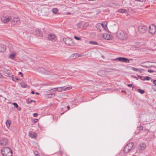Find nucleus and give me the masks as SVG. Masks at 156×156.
<instances>
[{"label":"nucleus","mask_w":156,"mask_h":156,"mask_svg":"<svg viewBox=\"0 0 156 156\" xmlns=\"http://www.w3.org/2000/svg\"><path fill=\"white\" fill-rule=\"evenodd\" d=\"M2 154L3 156H12V151L11 149L7 147H3L1 150Z\"/></svg>","instance_id":"f257e3e1"},{"label":"nucleus","mask_w":156,"mask_h":156,"mask_svg":"<svg viewBox=\"0 0 156 156\" xmlns=\"http://www.w3.org/2000/svg\"><path fill=\"white\" fill-rule=\"evenodd\" d=\"M117 36L121 40H126L127 39L128 35L126 32L121 30H119L117 33Z\"/></svg>","instance_id":"f03ea898"},{"label":"nucleus","mask_w":156,"mask_h":156,"mask_svg":"<svg viewBox=\"0 0 156 156\" xmlns=\"http://www.w3.org/2000/svg\"><path fill=\"white\" fill-rule=\"evenodd\" d=\"M134 144L133 142H131L127 144L124 148V151L127 153H128L133 147Z\"/></svg>","instance_id":"7ed1b4c3"},{"label":"nucleus","mask_w":156,"mask_h":156,"mask_svg":"<svg viewBox=\"0 0 156 156\" xmlns=\"http://www.w3.org/2000/svg\"><path fill=\"white\" fill-rule=\"evenodd\" d=\"M147 27L146 26L141 25L138 27V31L141 34L145 33L147 30Z\"/></svg>","instance_id":"20e7f679"},{"label":"nucleus","mask_w":156,"mask_h":156,"mask_svg":"<svg viewBox=\"0 0 156 156\" xmlns=\"http://www.w3.org/2000/svg\"><path fill=\"white\" fill-rule=\"evenodd\" d=\"M62 41L66 44L68 45L72 46L74 45L73 41L71 38H64L63 39Z\"/></svg>","instance_id":"39448f33"},{"label":"nucleus","mask_w":156,"mask_h":156,"mask_svg":"<svg viewBox=\"0 0 156 156\" xmlns=\"http://www.w3.org/2000/svg\"><path fill=\"white\" fill-rule=\"evenodd\" d=\"M132 59H129L127 58L124 57H119L117 58H116L113 59V61L118 60L119 61L126 62V63H129V61L130 60H131Z\"/></svg>","instance_id":"423d86ee"},{"label":"nucleus","mask_w":156,"mask_h":156,"mask_svg":"<svg viewBox=\"0 0 156 156\" xmlns=\"http://www.w3.org/2000/svg\"><path fill=\"white\" fill-rule=\"evenodd\" d=\"M149 32L150 34H154L156 32V27L153 24H152L151 26H149Z\"/></svg>","instance_id":"0eeeda50"},{"label":"nucleus","mask_w":156,"mask_h":156,"mask_svg":"<svg viewBox=\"0 0 156 156\" xmlns=\"http://www.w3.org/2000/svg\"><path fill=\"white\" fill-rule=\"evenodd\" d=\"M8 139L5 137H2L0 140V144L2 145H5L8 143Z\"/></svg>","instance_id":"6e6552de"},{"label":"nucleus","mask_w":156,"mask_h":156,"mask_svg":"<svg viewBox=\"0 0 156 156\" xmlns=\"http://www.w3.org/2000/svg\"><path fill=\"white\" fill-rule=\"evenodd\" d=\"M20 19L19 18H13L12 19L11 23L13 25H14L16 23H19L20 21Z\"/></svg>","instance_id":"1a4fd4ad"},{"label":"nucleus","mask_w":156,"mask_h":156,"mask_svg":"<svg viewBox=\"0 0 156 156\" xmlns=\"http://www.w3.org/2000/svg\"><path fill=\"white\" fill-rule=\"evenodd\" d=\"M10 20V19L8 16H3L1 18L2 21L5 23H8Z\"/></svg>","instance_id":"9d476101"},{"label":"nucleus","mask_w":156,"mask_h":156,"mask_svg":"<svg viewBox=\"0 0 156 156\" xmlns=\"http://www.w3.org/2000/svg\"><path fill=\"white\" fill-rule=\"evenodd\" d=\"M56 36L55 35L53 34H50L48 35V39L49 40L51 41H55V37Z\"/></svg>","instance_id":"9b49d317"},{"label":"nucleus","mask_w":156,"mask_h":156,"mask_svg":"<svg viewBox=\"0 0 156 156\" xmlns=\"http://www.w3.org/2000/svg\"><path fill=\"white\" fill-rule=\"evenodd\" d=\"M146 147V145L145 143H141L139 145L138 147V149L140 151H143L144 150Z\"/></svg>","instance_id":"f8f14e48"},{"label":"nucleus","mask_w":156,"mask_h":156,"mask_svg":"<svg viewBox=\"0 0 156 156\" xmlns=\"http://www.w3.org/2000/svg\"><path fill=\"white\" fill-rule=\"evenodd\" d=\"M34 33L35 35H37V36L42 37L43 33L41 31H40L39 30H35Z\"/></svg>","instance_id":"ddd939ff"},{"label":"nucleus","mask_w":156,"mask_h":156,"mask_svg":"<svg viewBox=\"0 0 156 156\" xmlns=\"http://www.w3.org/2000/svg\"><path fill=\"white\" fill-rule=\"evenodd\" d=\"M38 71L40 73L44 74H47V70L42 67H40L37 69Z\"/></svg>","instance_id":"4468645a"},{"label":"nucleus","mask_w":156,"mask_h":156,"mask_svg":"<svg viewBox=\"0 0 156 156\" xmlns=\"http://www.w3.org/2000/svg\"><path fill=\"white\" fill-rule=\"evenodd\" d=\"M107 72L104 70H100L98 72L97 74L99 76H105Z\"/></svg>","instance_id":"2eb2a0df"},{"label":"nucleus","mask_w":156,"mask_h":156,"mask_svg":"<svg viewBox=\"0 0 156 156\" xmlns=\"http://www.w3.org/2000/svg\"><path fill=\"white\" fill-rule=\"evenodd\" d=\"M29 136L31 138H35L37 136V134L34 132H31L29 133Z\"/></svg>","instance_id":"dca6fc26"},{"label":"nucleus","mask_w":156,"mask_h":156,"mask_svg":"<svg viewBox=\"0 0 156 156\" xmlns=\"http://www.w3.org/2000/svg\"><path fill=\"white\" fill-rule=\"evenodd\" d=\"M3 71L7 75V76H10L12 74L11 71L7 69H4Z\"/></svg>","instance_id":"f3484780"},{"label":"nucleus","mask_w":156,"mask_h":156,"mask_svg":"<svg viewBox=\"0 0 156 156\" xmlns=\"http://www.w3.org/2000/svg\"><path fill=\"white\" fill-rule=\"evenodd\" d=\"M80 56L77 53H74L72 54L70 57V58L71 59H74L77 57H79Z\"/></svg>","instance_id":"a211bd4d"},{"label":"nucleus","mask_w":156,"mask_h":156,"mask_svg":"<svg viewBox=\"0 0 156 156\" xmlns=\"http://www.w3.org/2000/svg\"><path fill=\"white\" fill-rule=\"evenodd\" d=\"M6 48V47L4 44H0V52H3Z\"/></svg>","instance_id":"6ab92c4d"},{"label":"nucleus","mask_w":156,"mask_h":156,"mask_svg":"<svg viewBox=\"0 0 156 156\" xmlns=\"http://www.w3.org/2000/svg\"><path fill=\"white\" fill-rule=\"evenodd\" d=\"M117 12L121 13H127V10L124 9H119L117 10Z\"/></svg>","instance_id":"aec40b11"},{"label":"nucleus","mask_w":156,"mask_h":156,"mask_svg":"<svg viewBox=\"0 0 156 156\" xmlns=\"http://www.w3.org/2000/svg\"><path fill=\"white\" fill-rule=\"evenodd\" d=\"M107 23H106V22H105L104 23H103L101 24L100 25L102 27L104 28V30H105V28H107Z\"/></svg>","instance_id":"412c9836"},{"label":"nucleus","mask_w":156,"mask_h":156,"mask_svg":"<svg viewBox=\"0 0 156 156\" xmlns=\"http://www.w3.org/2000/svg\"><path fill=\"white\" fill-rule=\"evenodd\" d=\"M64 87H61L56 88L55 89H57L56 90L58 92H61L63 90H64Z\"/></svg>","instance_id":"4be33fe9"},{"label":"nucleus","mask_w":156,"mask_h":156,"mask_svg":"<svg viewBox=\"0 0 156 156\" xmlns=\"http://www.w3.org/2000/svg\"><path fill=\"white\" fill-rule=\"evenodd\" d=\"M12 79L13 81L15 82L16 81V80H19L18 77H17L16 76H12Z\"/></svg>","instance_id":"5701e85b"},{"label":"nucleus","mask_w":156,"mask_h":156,"mask_svg":"<svg viewBox=\"0 0 156 156\" xmlns=\"http://www.w3.org/2000/svg\"><path fill=\"white\" fill-rule=\"evenodd\" d=\"M89 43L90 44H91L96 45H98V44L97 42L94 41H89Z\"/></svg>","instance_id":"b1692460"},{"label":"nucleus","mask_w":156,"mask_h":156,"mask_svg":"<svg viewBox=\"0 0 156 156\" xmlns=\"http://www.w3.org/2000/svg\"><path fill=\"white\" fill-rule=\"evenodd\" d=\"M16 55L15 54H12L10 55L9 57L11 59H13L16 57Z\"/></svg>","instance_id":"393cba45"},{"label":"nucleus","mask_w":156,"mask_h":156,"mask_svg":"<svg viewBox=\"0 0 156 156\" xmlns=\"http://www.w3.org/2000/svg\"><path fill=\"white\" fill-rule=\"evenodd\" d=\"M151 78L148 76H147L146 77H144L143 80V81H144L145 80H151Z\"/></svg>","instance_id":"a878e982"},{"label":"nucleus","mask_w":156,"mask_h":156,"mask_svg":"<svg viewBox=\"0 0 156 156\" xmlns=\"http://www.w3.org/2000/svg\"><path fill=\"white\" fill-rule=\"evenodd\" d=\"M58 11V9L56 8H53L52 10V12L54 14H56Z\"/></svg>","instance_id":"bb28decb"},{"label":"nucleus","mask_w":156,"mask_h":156,"mask_svg":"<svg viewBox=\"0 0 156 156\" xmlns=\"http://www.w3.org/2000/svg\"><path fill=\"white\" fill-rule=\"evenodd\" d=\"M138 91L141 94H143L144 92V90H142L141 89H138Z\"/></svg>","instance_id":"cd10ccee"},{"label":"nucleus","mask_w":156,"mask_h":156,"mask_svg":"<svg viewBox=\"0 0 156 156\" xmlns=\"http://www.w3.org/2000/svg\"><path fill=\"white\" fill-rule=\"evenodd\" d=\"M6 125L7 127H9L10 125V122L9 121H7L6 123Z\"/></svg>","instance_id":"c85d7f7f"},{"label":"nucleus","mask_w":156,"mask_h":156,"mask_svg":"<svg viewBox=\"0 0 156 156\" xmlns=\"http://www.w3.org/2000/svg\"><path fill=\"white\" fill-rule=\"evenodd\" d=\"M141 66H143V67H144V68H149V67H155L154 66H146V65H141Z\"/></svg>","instance_id":"c756f323"},{"label":"nucleus","mask_w":156,"mask_h":156,"mask_svg":"<svg viewBox=\"0 0 156 156\" xmlns=\"http://www.w3.org/2000/svg\"><path fill=\"white\" fill-rule=\"evenodd\" d=\"M132 69L135 71H139V69L137 68H135L134 67H132L131 68Z\"/></svg>","instance_id":"7c9ffc66"},{"label":"nucleus","mask_w":156,"mask_h":156,"mask_svg":"<svg viewBox=\"0 0 156 156\" xmlns=\"http://www.w3.org/2000/svg\"><path fill=\"white\" fill-rule=\"evenodd\" d=\"M21 86L23 88H25L27 87V84L25 83H22Z\"/></svg>","instance_id":"2f4dec72"},{"label":"nucleus","mask_w":156,"mask_h":156,"mask_svg":"<svg viewBox=\"0 0 156 156\" xmlns=\"http://www.w3.org/2000/svg\"><path fill=\"white\" fill-rule=\"evenodd\" d=\"M72 87H66V88H64V90H71V89H72Z\"/></svg>","instance_id":"473e14b6"},{"label":"nucleus","mask_w":156,"mask_h":156,"mask_svg":"<svg viewBox=\"0 0 156 156\" xmlns=\"http://www.w3.org/2000/svg\"><path fill=\"white\" fill-rule=\"evenodd\" d=\"M48 97H53L55 96V94H48Z\"/></svg>","instance_id":"72a5a7b5"},{"label":"nucleus","mask_w":156,"mask_h":156,"mask_svg":"<svg viewBox=\"0 0 156 156\" xmlns=\"http://www.w3.org/2000/svg\"><path fill=\"white\" fill-rule=\"evenodd\" d=\"M146 0H135L134 2H135L136 1H138L141 2H145Z\"/></svg>","instance_id":"f704fd0d"},{"label":"nucleus","mask_w":156,"mask_h":156,"mask_svg":"<svg viewBox=\"0 0 156 156\" xmlns=\"http://www.w3.org/2000/svg\"><path fill=\"white\" fill-rule=\"evenodd\" d=\"M13 105H14V107L16 108H17L18 107V105L16 103H13Z\"/></svg>","instance_id":"c9c22d12"},{"label":"nucleus","mask_w":156,"mask_h":156,"mask_svg":"<svg viewBox=\"0 0 156 156\" xmlns=\"http://www.w3.org/2000/svg\"><path fill=\"white\" fill-rule=\"evenodd\" d=\"M138 77H139V78L141 80H143L144 78V77L141 76H140L138 75Z\"/></svg>","instance_id":"e433bc0d"},{"label":"nucleus","mask_w":156,"mask_h":156,"mask_svg":"<svg viewBox=\"0 0 156 156\" xmlns=\"http://www.w3.org/2000/svg\"><path fill=\"white\" fill-rule=\"evenodd\" d=\"M137 128L139 130H143V127L142 126H140L139 127H137Z\"/></svg>","instance_id":"4c0bfd02"},{"label":"nucleus","mask_w":156,"mask_h":156,"mask_svg":"<svg viewBox=\"0 0 156 156\" xmlns=\"http://www.w3.org/2000/svg\"><path fill=\"white\" fill-rule=\"evenodd\" d=\"M74 38L75 39H76L77 40H81V38H80L77 37L76 36H74Z\"/></svg>","instance_id":"58836bf2"},{"label":"nucleus","mask_w":156,"mask_h":156,"mask_svg":"<svg viewBox=\"0 0 156 156\" xmlns=\"http://www.w3.org/2000/svg\"><path fill=\"white\" fill-rule=\"evenodd\" d=\"M32 102H35V101H34L33 100H31L30 101H27V103H31Z\"/></svg>","instance_id":"ea45409f"},{"label":"nucleus","mask_w":156,"mask_h":156,"mask_svg":"<svg viewBox=\"0 0 156 156\" xmlns=\"http://www.w3.org/2000/svg\"><path fill=\"white\" fill-rule=\"evenodd\" d=\"M147 72H149V73H152V72H154V71L153 70H152L151 69H148L147 70Z\"/></svg>","instance_id":"a19ab883"},{"label":"nucleus","mask_w":156,"mask_h":156,"mask_svg":"<svg viewBox=\"0 0 156 156\" xmlns=\"http://www.w3.org/2000/svg\"><path fill=\"white\" fill-rule=\"evenodd\" d=\"M38 115V114L37 113H34L33 114V116L34 117H37Z\"/></svg>","instance_id":"79ce46f5"},{"label":"nucleus","mask_w":156,"mask_h":156,"mask_svg":"<svg viewBox=\"0 0 156 156\" xmlns=\"http://www.w3.org/2000/svg\"><path fill=\"white\" fill-rule=\"evenodd\" d=\"M152 88L154 90L156 91V87H155V86H153Z\"/></svg>","instance_id":"37998d69"},{"label":"nucleus","mask_w":156,"mask_h":156,"mask_svg":"<svg viewBox=\"0 0 156 156\" xmlns=\"http://www.w3.org/2000/svg\"><path fill=\"white\" fill-rule=\"evenodd\" d=\"M133 85V84H128L127 85V86L129 87H132V86Z\"/></svg>","instance_id":"c03bdc74"},{"label":"nucleus","mask_w":156,"mask_h":156,"mask_svg":"<svg viewBox=\"0 0 156 156\" xmlns=\"http://www.w3.org/2000/svg\"><path fill=\"white\" fill-rule=\"evenodd\" d=\"M19 74L22 77H23V74L21 72H19Z\"/></svg>","instance_id":"a18cd8bd"},{"label":"nucleus","mask_w":156,"mask_h":156,"mask_svg":"<svg viewBox=\"0 0 156 156\" xmlns=\"http://www.w3.org/2000/svg\"><path fill=\"white\" fill-rule=\"evenodd\" d=\"M153 83L154 85H156V80H153Z\"/></svg>","instance_id":"49530a36"},{"label":"nucleus","mask_w":156,"mask_h":156,"mask_svg":"<svg viewBox=\"0 0 156 156\" xmlns=\"http://www.w3.org/2000/svg\"><path fill=\"white\" fill-rule=\"evenodd\" d=\"M59 153L61 154V155H62V151L61 150H60L59 151Z\"/></svg>","instance_id":"de8ad7c7"},{"label":"nucleus","mask_w":156,"mask_h":156,"mask_svg":"<svg viewBox=\"0 0 156 156\" xmlns=\"http://www.w3.org/2000/svg\"><path fill=\"white\" fill-rule=\"evenodd\" d=\"M38 121V119H35L34 120V122L36 123Z\"/></svg>","instance_id":"09e8293b"},{"label":"nucleus","mask_w":156,"mask_h":156,"mask_svg":"<svg viewBox=\"0 0 156 156\" xmlns=\"http://www.w3.org/2000/svg\"><path fill=\"white\" fill-rule=\"evenodd\" d=\"M34 154L35 156H37L38 154L37 152L36 151L34 152Z\"/></svg>","instance_id":"8fccbe9b"},{"label":"nucleus","mask_w":156,"mask_h":156,"mask_svg":"<svg viewBox=\"0 0 156 156\" xmlns=\"http://www.w3.org/2000/svg\"><path fill=\"white\" fill-rule=\"evenodd\" d=\"M54 89H52L51 90V92L52 93V92H53L55 90H53Z\"/></svg>","instance_id":"3c124183"},{"label":"nucleus","mask_w":156,"mask_h":156,"mask_svg":"<svg viewBox=\"0 0 156 156\" xmlns=\"http://www.w3.org/2000/svg\"><path fill=\"white\" fill-rule=\"evenodd\" d=\"M35 93L34 92V91H31V94H34Z\"/></svg>","instance_id":"603ef678"},{"label":"nucleus","mask_w":156,"mask_h":156,"mask_svg":"<svg viewBox=\"0 0 156 156\" xmlns=\"http://www.w3.org/2000/svg\"><path fill=\"white\" fill-rule=\"evenodd\" d=\"M67 108L69 110L70 109V106H68L67 107Z\"/></svg>","instance_id":"864d4df0"},{"label":"nucleus","mask_w":156,"mask_h":156,"mask_svg":"<svg viewBox=\"0 0 156 156\" xmlns=\"http://www.w3.org/2000/svg\"><path fill=\"white\" fill-rule=\"evenodd\" d=\"M48 93H51V90H49L48 91Z\"/></svg>","instance_id":"5fc2aeb1"},{"label":"nucleus","mask_w":156,"mask_h":156,"mask_svg":"<svg viewBox=\"0 0 156 156\" xmlns=\"http://www.w3.org/2000/svg\"><path fill=\"white\" fill-rule=\"evenodd\" d=\"M149 62V61L146 62H144V63H142V64H143V63H147V62Z\"/></svg>","instance_id":"6e6d98bb"},{"label":"nucleus","mask_w":156,"mask_h":156,"mask_svg":"<svg viewBox=\"0 0 156 156\" xmlns=\"http://www.w3.org/2000/svg\"><path fill=\"white\" fill-rule=\"evenodd\" d=\"M67 14H71V13L69 12H67Z\"/></svg>","instance_id":"4d7b16f0"},{"label":"nucleus","mask_w":156,"mask_h":156,"mask_svg":"<svg viewBox=\"0 0 156 156\" xmlns=\"http://www.w3.org/2000/svg\"><path fill=\"white\" fill-rule=\"evenodd\" d=\"M106 39L108 40H110V38L109 37V38L108 37Z\"/></svg>","instance_id":"13d9d810"},{"label":"nucleus","mask_w":156,"mask_h":156,"mask_svg":"<svg viewBox=\"0 0 156 156\" xmlns=\"http://www.w3.org/2000/svg\"><path fill=\"white\" fill-rule=\"evenodd\" d=\"M36 94H37V95H38V94H39L38 93V92H36Z\"/></svg>","instance_id":"bf43d9fd"},{"label":"nucleus","mask_w":156,"mask_h":156,"mask_svg":"<svg viewBox=\"0 0 156 156\" xmlns=\"http://www.w3.org/2000/svg\"><path fill=\"white\" fill-rule=\"evenodd\" d=\"M108 36H109V37H110V34H107V37Z\"/></svg>","instance_id":"052dcab7"},{"label":"nucleus","mask_w":156,"mask_h":156,"mask_svg":"<svg viewBox=\"0 0 156 156\" xmlns=\"http://www.w3.org/2000/svg\"><path fill=\"white\" fill-rule=\"evenodd\" d=\"M142 69H139V72H140V73H141L142 72V71H140V70H141Z\"/></svg>","instance_id":"680f3d73"},{"label":"nucleus","mask_w":156,"mask_h":156,"mask_svg":"<svg viewBox=\"0 0 156 156\" xmlns=\"http://www.w3.org/2000/svg\"><path fill=\"white\" fill-rule=\"evenodd\" d=\"M36 156H41L40 155H39L38 154Z\"/></svg>","instance_id":"e2e57ef3"},{"label":"nucleus","mask_w":156,"mask_h":156,"mask_svg":"<svg viewBox=\"0 0 156 156\" xmlns=\"http://www.w3.org/2000/svg\"><path fill=\"white\" fill-rule=\"evenodd\" d=\"M2 76V75L1 73H0V78L1 77V76Z\"/></svg>","instance_id":"0e129e2a"},{"label":"nucleus","mask_w":156,"mask_h":156,"mask_svg":"<svg viewBox=\"0 0 156 156\" xmlns=\"http://www.w3.org/2000/svg\"><path fill=\"white\" fill-rule=\"evenodd\" d=\"M122 91L123 92H126L125 91H123H123Z\"/></svg>","instance_id":"69168bd1"},{"label":"nucleus","mask_w":156,"mask_h":156,"mask_svg":"<svg viewBox=\"0 0 156 156\" xmlns=\"http://www.w3.org/2000/svg\"><path fill=\"white\" fill-rule=\"evenodd\" d=\"M63 114H64V113H62L61 114V115H62Z\"/></svg>","instance_id":"338daca9"},{"label":"nucleus","mask_w":156,"mask_h":156,"mask_svg":"<svg viewBox=\"0 0 156 156\" xmlns=\"http://www.w3.org/2000/svg\"><path fill=\"white\" fill-rule=\"evenodd\" d=\"M154 72L156 73V71H154Z\"/></svg>","instance_id":"774afa93"}]
</instances>
